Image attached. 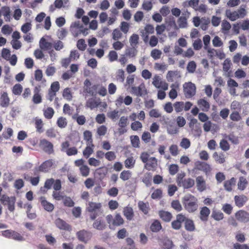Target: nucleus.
<instances>
[{"instance_id":"obj_56","label":"nucleus","mask_w":249,"mask_h":249,"mask_svg":"<svg viewBox=\"0 0 249 249\" xmlns=\"http://www.w3.org/2000/svg\"><path fill=\"white\" fill-rule=\"evenodd\" d=\"M99 86V85H94L91 87L86 88L85 89V91L90 95L93 96L95 94V91Z\"/></svg>"},{"instance_id":"obj_11","label":"nucleus","mask_w":249,"mask_h":249,"mask_svg":"<svg viewBox=\"0 0 249 249\" xmlns=\"http://www.w3.org/2000/svg\"><path fill=\"white\" fill-rule=\"evenodd\" d=\"M234 215L236 219L239 222L244 223L249 222V213L245 210H240L237 211Z\"/></svg>"},{"instance_id":"obj_1","label":"nucleus","mask_w":249,"mask_h":249,"mask_svg":"<svg viewBox=\"0 0 249 249\" xmlns=\"http://www.w3.org/2000/svg\"><path fill=\"white\" fill-rule=\"evenodd\" d=\"M182 202L185 209L189 213H193L198 209V199L193 195L189 194L184 196Z\"/></svg>"},{"instance_id":"obj_23","label":"nucleus","mask_w":249,"mask_h":249,"mask_svg":"<svg viewBox=\"0 0 249 249\" xmlns=\"http://www.w3.org/2000/svg\"><path fill=\"white\" fill-rule=\"evenodd\" d=\"M157 160L155 157H151L149 158L148 161L145 164V168L147 170H155L157 165Z\"/></svg>"},{"instance_id":"obj_30","label":"nucleus","mask_w":249,"mask_h":249,"mask_svg":"<svg viewBox=\"0 0 249 249\" xmlns=\"http://www.w3.org/2000/svg\"><path fill=\"white\" fill-rule=\"evenodd\" d=\"M39 46L43 50H49L52 48L53 43L47 41L44 37H42L39 41Z\"/></svg>"},{"instance_id":"obj_10","label":"nucleus","mask_w":249,"mask_h":249,"mask_svg":"<svg viewBox=\"0 0 249 249\" xmlns=\"http://www.w3.org/2000/svg\"><path fill=\"white\" fill-rule=\"evenodd\" d=\"M70 143L68 141H65L61 143V151L66 152L69 156L75 155L78 153V150L76 147H69Z\"/></svg>"},{"instance_id":"obj_16","label":"nucleus","mask_w":249,"mask_h":249,"mask_svg":"<svg viewBox=\"0 0 249 249\" xmlns=\"http://www.w3.org/2000/svg\"><path fill=\"white\" fill-rule=\"evenodd\" d=\"M54 223L57 228L61 230L70 231L71 230V227L66 221L60 218L55 219Z\"/></svg>"},{"instance_id":"obj_48","label":"nucleus","mask_w":249,"mask_h":249,"mask_svg":"<svg viewBox=\"0 0 249 249\" xmlns=\"http://www.w3.org/2000/svg\"><path fill=\"white\" fill-rule=\"evenodd\" d=\"M171 207L177 212H180L182 210V207L178 200H174L171 204Z\"/></svg>"},{"instance_id":"obj_29","label":"nucleus","mask_w":249,"mask_h":249,"mask_svg":"<svg viewBox=\"0 0 249 249\" xmlns=\"http://www.w3.org/2000/svg\"><path fill=\"white\" fill-rule=\"evenodd\" d=\"M123 214L128 220H131L134 216L133 209L129 206H126L124 208Z\"/></svg>"},{"instance_id":"obj_44","label":"nucleus","mask_w":249,"mask_h":249,"mask_svg":"<svg viewBox=\"0 0 249 249\" xmlns=\"http://www.w3.org/2000/svg\"><path fill=\"white\" fill-rule=\"evenodd\" d=\"M123 34L119 28L114 29L112 33V38L114 40L117 41L122 38Z\"/></svg>"},{"instance_id":"obj_24","label":"nucleus","mask_w":249,"mask_h":249,"mask_svg":"<svg viewBox=\"0 0 249 249\" xmlns=\"http://www.w3.org/2000/svg\"><path fill=\"white\" fill-rule=\"evenodd\" d=\"M40 201L41 205L43 207L44 209L49 212H52L54 209L53 205L47 201L46 200V198L44 196H41L40 197Z\"/></svg>"},{"instance_id":"obj_9","label":"nucleus","mask_w":249,"mask_h":249,"mask_svg":"<svg viewBox=\"0 0 249 249\" xmlns=\"http://www.w3.org/2000/svg\"><path fill=\"white\" fill-rule=\"evenodd\" d=\"M1 235L6 238H12L15 240L22 241L23 240V236L20 233L11 230L2 231Z\"/></svg>"},{"instance_id":"obj_42","label":"nucleus","mask_w":249,"mask_h":249,"mask_svg":"<svg viewBox=\"0 0 249 249\" xmlns=\"http://www.w3.org/2000/svg\"><path fill=\"white\" fill-rule=\"evenodd\" d=\"M131 143L134 148H139L140 141L139 137L137 135H132L130 137Z\"/></svg>"},{"instance_id":"obj_25","label":"nucleus","mask_w":249,"mask_h":249,"mask_svg":"<svg viewBox=\"0 0 249 249\" xmlns=\"http://www.w3.org/2000/svg\"><path fill=\"white\" fill-rule=\"evenodd\" d=\"M10 104V98L6 92L1 93L0 97V106L2 107H7Z\"/></svg>"},{"instance_id":"obj_39","label":"nucleus","mask_w":249,"mask_h":249,"mask_svg":"<svg viewBox=\"0 0 249 249\" xmlns=\"http://www.w3.org/2000/svg\"><path fill=\"white\" fill-rule=\"evenodd\" d=\"M72 118L73 120L76 121L77 123L79 125H80L84 124L86 122V118L83 115H77V114H74L72 116Z\"/></svg>"},{"instance_id":"obj_8","label":"nucleus","mask_w":249,"mask_h":249,"mask_svg":"<svg viewBox=\"0 0 249 249\" xmlns=\"http://www.w3.org/2000/svg\"><path fill=\"white\" fill-rule=\"evenodd\" d=\"M39 145L45 153L49 155L54 153L53 144L45 139L40 140Z\"/></svg>"},{"instance_id":"obj_7","label":"nucleus","mask_w":249,"mask_h":249,"mask_svg":"<svg viewBox=\"0 0 249 249\" xmlns=\"http://www.w3.org/2000/svg\"><path fill=\"white\" fill-rule=\"evenodd\" d=\"M0 201L4 205H7L8 210L11 212H13L15 210V203L16 202V197L15 196L9 197L5 195H3L0 199Z\"/></svg>"},{"instance_id":"obj_2","label":"nucleus","mask_w":249,"mask_h":249,"mask_svg":"<svg viewBox=\"0 0 249 249\" xmlns=\"http://www.w3.org/2000/svg\"><path fill=\"white\" fill-rule=\"evenodd\" d=\"M186 174L181 172L178 174L177 177V183L179 187H182L184 189H188L193 187L195 185V180L190 178H185Z\"/></svg>"},{"instance_id":"obj_33","label":"nucleus","mask_w":249,"mask_h":249,"mask_svg":"<svg viewBox=\"0 0 249 249\" xmlns=\"http://www.w3.org/2000/svg\"><path fill=\"white\" fill-rule=\"evenodd\" d=\"M35 126L36 128V131L39 133H41L44 131V123L43 121L39 118H36L34 120Z\"/></svg>"},{"instance_id":"obj_20","label":"nucleus","mask_w":249,"mask_h":249,"mask_svg":"<svg viewBox=\"0 0 249 249\" xmlns=\"http://www.w3.org/2000/svg\"><path fill=\"white\" fill-rule=\"evenodd\" d=\"M40 91V86L36 87L34 89V95L33 96L32 101L35 104H38L42 102V99Z\"/></svg>"},{"instance_id":"obj_13","label":"nucleus","mask_w":249,"mask_h":249,"mask_svg":"<svg viewBox=\"0 0 249 249\" xmlns=\"http://www.w3.org/2000/svg\"><path fill=\"white\" fill-rule=\"evenodd\" d=\"M76 235L79 241L86 243L90 239L92 233L90 231L83 230L78 231Z\"/></svg>"},{"instance_id":"obj_52","label":"nucleus","mask_w":249,"mask_h":249,"mask_svg":"<svg viewBox=\"0 0 249 249\" xmlns=\"http://www.w3.org/2000/svg\"><path fill=\"white\" fill-rule=\"evenodd\" d=\"M171 87L172 89L170 90V91L169 93V96L171 99H174L176 98H177V97L178 96L177 91L176 89H174V88H178V85H176L175 84H173L171 86Z\"/></svg>"},{"instance_id":"obj_4","label":"nucleus","mask_w":249,"mask_h":249,"mask_svg":"<svg viewBox=\"0 0 249 249\" xmlns=\"http://www.w3.org/2000/svg\"><path fill=\"white\" fill-rule=\"evenodd\" d=\"M102 207V205L100 203H95L93 202H89L87 210L90 213V218L91 220H94L98 215V212L100 211Z\"/></svg>"},{"instance_id":"obj_43","label":"nucleus","mask_w":249,"mask_h":249,"mask_svg":"<svg viewBox=\"0 0 249 249\" xmlns=\"http://www.w3.org/2000/svg\"><path fill=\"white\" fill-rule=\"evenodd\" d=\"M84 139L87 142V144H93L92 138V133L89 130H85L83 133Z\"/></svg>"},{"instance_id":"obj_64","label":"nucleus","mask_w":249,"mask_h":249,"mask_svg":"<svg viewBox=\"0 0 249 249\" xmlns=\"http://www.w3.org/2000/svg\"><path fill=\"white\" fill-rule=\"evenodd\" d=\"M144 18V15L142 12L138 11L136 12L134 15V20L137 22H141Z\"/></svg>"},{"instance_id":"obj_6","label":"nucleus","mask_w":249,"mask_h":249,"mask_svg":"<svg viewBox=\"0 0 249 249\" xmlns=\"http://www.w3.org/2000/svg\"><path fill=\"white\" fill-rule=\"evenodd\" d=\"M196 88L194 84L191 82L185 83L183 85V92L187 98H190L196 94Z\"/></svg>"},{"instance_id":"obj_21","label":"nucleus","mask_w":249,"mask_h":249,"mask_svg":"<svg viewBox=\"0 0 249 249\" xmlns=\"http://www.w3.org/2000/svg\"><path fill=\"white\" fill-rule=\"evenodd\" d=\"M196 185L197 190L202 192L207 188L206 181L202 176H199L196 178Z\"/></svg>"},{"instance_id":"obj_38","label":"nucleus","mask_w":249,"mask_h":249,"mask_svg":"<svg viewBox=\"0 0 249 249\" xmlns=\"http://www.w3.org/2000/svg\"><path fill=\"white\" fill-rule=\"evenodd\" d=\"M0 12L1 15L4 17L5 21H8L10 19V10L8 6H3L1 8Z\"/></svg>"},{"instance_id":"obj_62","label":"nucleus","mask_w":249,"mask_h":249,"mask_svg":"<svg viewBox=\"0 0 249 249\" xmlns=\"http://www.w3.org/2000/svg\"><path fill=\"white\" fill-rule=\"evenodd\" d=\"M219 145L220 147L224 151H227L230 149V146L229 143L224 139L221 140Z\"/></svg>"},{"instance_id":"obj_15","label":"nucleus","mask_w":249,"mask_h":249,"mask_svg":"<svg viewBox=\"0 0 249 249\" xmlns=\"http://www.w3.org/2000/svg\"><path fill=\"white\" fill-rule=\"evenodd\" d=\"M132 98L129 95L125 96L124 98L122 96H119L116 99L115 103L117 107H120L123 103L126 106H129L132 104Z\"/></svg>"},{"instance_id":"obj_37","label":"nucleus","mask_w":249,"mask_h":249,"mask_svg":"<svg viewBox=\"0 0 249 249\" xmlns=\"http://www.w3.org/2000/svg\"><path fill=\"white\" fill-rule=\"evenodd\" d=\"M93 227L97 230H103L106 228V226L103 220L98 218L93 223Z\"/></svg>"},{"instance_id":"obj_12","label":"nucleus","mask_w":249,"mask_h":249,"mask_svg":"<svg viewBox=\"0 0 249 249\" xmlns=\"http://www.w3.org/2000/svg\"><path fill=\"white\" fill-rule=\"evenodd\" d=\"M152 84L157 89H161L163 90H166L168 89V84L165 82L161 81V78L158 75H155L153 78Z\"/></svg>"},{"instance_id":"obj_47","label":"nucleus","mask_w":249,"mask_h":249,"mask_svg":"<svg viewBox=\"0 0 249 249\" xmlns=\"http://www.w3.org/2000/svg\"><path fill=\"white\" fill-rule=\"evenodd\" d=\"M132 176V172L129 170L123 171L120 175V178L123 181H126L131 178Z\"/></svg>"},{"instance_id":"obj_41","label":"nucleus","mask_w":249,"mask_h":249,"mask_svg":"<svg viewBox=\"0 0 249 249\" xmlns=\"http://www.w3.org/2000/svg\"><path fill=\"white\" fill-rule=\"evenodd\" d=\"M54 114V111L51 107H48L46 109L43 110V115L45 118L47 119H52Z\"/></svg>"},{"instance_id":"obj_27","label":"nucleus","mask_w":249,"mask_h":249,"mask_svg":"<svg viewBox=\"0 0 249 249\" xmlns=\"http://www.w3.org/2000/svg\"><path fill=\"white\" fill-rule=\"evenodd\" d=\"M213 157L217 163L223 164L226 162V157L222 152L218 153L217 152H214L213 154Z\"/></svg>"},{"instance_id":"obj_60","label":"nucleus","mask_w":249,"mask_h":249,"mask_svg":"<svg viewBox=\"0 0 249 249\" xmlns=\"http://www.w3.org/2000/svg\"><path fill=\"white\" fill-rule=\"evenodd\" d=\"M142 127V124L139 121H134L131 124V128L133 131H138Z\"/></svg>"},{"instance_id":"obj_17","label":"nucleus","mask_w":249,"mask_h":249,"mask_svg":"<svg viewBox=\"0 0 249 249\" xmlns=\"http://www.w3.org/2000/svg\"><path fill=\"white\" fill-rule=\"evenodd\" d=\"M131 90L132 93L137 96H142L147 94V91L143 83L138 87H132Z\"/></svg>"},{"instance_id":"obj_58","label":"nucleus","mask_w":249,"mask_h":249,"mask_svg":"<svg viewBox=\"0 0 249 249\" xmlns=\"http://www.w3.org/2000/svg\"><path fill=\"white\" fill-rule=\"evenodd\" d=\"M81 175L83 177H87L89 174V168L87 165H84L80 167L79 168Z\"/></svg>"},{"instance_id":"obj_31","label":"nucleus","mask_w":249,"mask_h":249,"mask_svg":"<svg viewBox=\"0 0 249 249\" xmlns=\"http://www.w3.org/2000/svg\"><path fill=\"white\" fill-rule=\"evenodd\" d=\"M197 105L203 111H208L210 108L209 103L204 99H200L197 101Z\"/></svg>"},{"instance_id":"obj_19","label":"nucleus","mask_w":249,"mask_h":249,"mask_svg":"<svg viewBox=\"0 0 249 249\" xmlns=\"http://www.w3.org/2000/svg\"><path fill=\"white\" fill-rule=\"evenodd\" d=\"M54 161L52 159L47 160L43 162L38 167L40 172H48L54 164Z\"/></svg>"},{"instance_id":"obj_36","label":"nucleus","mask_w":249,"mask_h":249,"mask_svg":"<svg viewBox=\"0 0 249 249\" xmlns=\"http://www.w3.org/2000/svg\"><path fill=\"white\" fill-rule=\"evenodd\" d=\"M138 207L139 209L145 214H147L150 210V207L148 202L145 203L142 201H140L138 202Z\"/></svg>"},{"instance_id":"obj_28","label":"nucleus","mask_w":249,"mask_h":249,"mask_svg":"<svg viewBox=\"0 0 249 249\" xmlns=\"http://www.w3.org/2000/svg\"><path fill=\"white\" fill-rule=\"evenodd\" d=\"M159 215L160 217L166 222H170L173 217L171 213L164 210L160 211Z\"/></svg>"},{"instance_id":"obj_57","label":"nucleus","mask_w":249,"mask_h":249,"mask_svg":"<svg viewBox=\"0 0 249 249\" xmlns=\"http://www.w3.org/2000/svg\"><path fill=\"white\" fill-rule=\"evenodd\" d=\"M22 86L19 84H16L13 88L12 92L15 95H20L22 91Z\"/></svg>"},{"instance_id":"obj_46","label":"nucleus","mask_w":249,"mask_h":249,"mask_svg":"<svg viewBox=\"0 0 249 249\" xmlns=\"http://www.w3.org/2000/svg\"><path fill=\"white\" fill-rule=\"evenodd\" d=\"M63 97L68 101H71L72 99V93L70 88H65L62 93Z\"/></svg>"},{"instance_id":"obj_51","label":"nucleus","mask_w":249,"mask_h":249,"mask_svg":"<svg viewBox=\"0 0 249 249\" xmlns=\"http://www.w3.org/2000/svg\"><path fill=\"white\" fill-rule=\"evenodd\" d=\"M178 23L179 28H184L187 26V18L185 17L181 16L178 20Z\"/></svg>"},{"instance_id":"obj_61","label":"nucleus","mask_w":249,"mask_h":249,"mask_svg":"<svg viewBox=\"0 0 249 249\" xmlns=\"http://www.w3.org/2000/svg\"><path fill=\"white\" fill-rule=\"evenodd\" d=\"M107 127L105 125H102L97 128V134L99 136H104L107 133Z\"/></svg>"},{"instance_id":"obj_59","label":"nucleus","mask_w":249,"mask_h":249,"mask_svg":"<svg viewBox=\"0 0 249 249\" xmlns=\"http://www.w3.org/2000/svg\"><path fill=\"white\" fill-rule=\"evenodd\" d=\"M210 23V20L209 18H202L201 19V28L203 30H206L208 29V25Z\"/></svg>"},{"instance_id":"obj_5","label":"nucleus","mask_w":249,"mask_h":249,"mask_svg":"<svg viewBox=\"0 0 249 249\" xmlns=\"http://www.w3.org/2000/svg\"><path fill=\"white\" fill-rule=\"evenodd\" d=\"M106 219L110 226L111 225L114 227L119 226L123 225L124 223L123 218L119 213L116 214L114 218L112 215L109 214L107 215Z\"/></svg>"},{"instance_id":"obj_26","label":"nucleus","mask_w":249,"mask_h":249,"mask_svg":"<svg viewBox=\"0 0 249 249\" xmlns=\"http://www.w3.org/2000/svg\"><path fill=\"white\" fill-rule=\"evenodd\" d=\"M102 102L99 99H95L90 98L89 99L86 103V107L89 108L90 109H93L97 107L101 104Z\"/></svg>"},{"instance_id":"obj_53","label":"nucleus","mask_w":249,"mask_h":249,"mask_svg":"<svg viewBox=\"0 0 249 249\" xmlns=\"http://www.w3.org/2000/svg\"><path fill=\"white\" fill-rule=\"evenodd\" d=\"M248 184V181L246 179L243 177L239 178V181L238 183V188L240 190H244Z\"/></svg>"},{"instance_id":"obj_18","label":"nucleus","mask_w":249,"mask_h":249,"mask_svg":"<svg viewBox=\"0 0 249 249\" xmlns=\"http://www.w3.org/2000/svg\"><path fill=\"white\" fill-rule=\"evenodd\" d=\"M211 211L206 206H203L200 209L199 217L201 221L206 222L208 220Z\"/></svg>"},{"instance_id":"obj_35","label":"nucleus","mask_w":249,"mask_h":249,"mask_svg":"<svg viewBox=\"0 0 249 249\" xmlns=\"http://www.w3.org/2000/svg\"><path fill=\"white\" fill-rule=\"evenodd\" d=\"M162 228L160 222L158 220H154L152 223L150 229L154 232H159Z\"/></svg>"},{"instance_id":"obj_49","label":"nucleus","mask_w":249,"mask_h":249,"mask_svg":"<svg viewBox=\"0 0 249 249\" xmlns=\"http://www.w3.org/2000/svg\"><path fill=\"white\" fill-rule=\"evenodd\" d=\"M212 217L216 221H220L224 218V214L219 211H213L212 214Z\"/></svg>"},{"instance_id":"obj_3","label":"nucleus","mask_w":249,"mask_h":249,"mask_svg":"<svg viewBox=\"0 0 249 249\" xmlns=\"http://www.w3.org/2000/svg\"><path fill=\"white\" fill-rule=\"evenodd\" d=\"M247 15V11L244 8L240 7L237 10L232 11L230 9H227L225 12V15L231 21H233L238 18H244Z\"/></svg>"},{"instance_id":"obj_54","label":"nucleus","mask_w":249,"mask_h":249,"mask_svg":"<svg viewBox=\"0 0 249 249\" xmlns=\"http://www.w3.org/2000/svg\"><path fill=\"white\" fill-rule=\"evenodd\" d=\"M139 36L137 34H133L130 37L129 42L131 46L135 47L138 44Z\"/></svg>"},{"instance_id":"obj_45","label":"nucleus","mask_w":249,"mask_h":249,"mask_svg":"<svg viewBox=\"0 0 249 249\" xmlns=\"http://www.w3.org/2000/svg\"><path fill=\"white\" fill-rule=\"evenodd\" d=\"M185 228L188 231H194L195 230V226L193 221L191 219H186L185 222Z\"/></svg>"},{"instance_id":"obj_55","label":"nucleus","mask_w":249,"mask_h":249,"mask_svg":"<svg viewBox=\"0 0 249 249\" xmlns=\"http://www.w3.org/2000/svg\"><path fill=\"white\" fill-rule=\"evenodd\" d=\"M129 24L125 21L121 22L120 26V29H119L124 34H126L129 29Z\"/></svg>"},{"instance_id":"obj_40","label":"nucleus","mask_w":249,"mask_h":249,"mask_svg":"<svg viewBox=\"0 0 249 249\" xmlns=\"http://www.w3.org/2000/svg\"><path fill=\"white\" fill-rule=\"evenodd\" d=\"M56 124L59 128H64L68 125V121L65 117L61 116L57 119Z\"/></svg>"},{"instance_id":"obj_63","label":"nucleus","mask_w":249,"mask_h":249,"mask_svg":"<svg viewBox=\"0 0 249 249\" xmlns=\"http://www.w3.org/2000/svg\"><path fill=\"white\" fill-rule=\"evenodd\" d=\"M77 47L79 50L85 51L87 47L85 40L84 39H79L77 42Z\"/></svg>"},{"instance_id":"obj_34","label":"nucleus","mask_w":249,"mask_h":249,"mask_svg":"<svg viewBox=\"0 0 249 249\" xmlns=\"http://www.w3.org/2000/svg\"><path fill=\"white\" fill-rule=\"evenodd\" d=\"M94 147V145L93 144H87V146L83 151V155L85 158H89L93 153Z\"/></svg>"},{"instance_id":"obj_14","label":"nucleus","mask_w":249,"mask_h":249,"mask_svg":"<svg viewBox=\"0 0 249 249\" xmlns=\"http://www.w3.org/2000/svg\"><path fill=\"white\" fill-rule=\"evenodd\" d=\"M195 168L198 170L202 171L207 174L212 170L210 164L205 162L197 161L195 163Z\"/></svg>"},{"instance_id":"obj_22","label":"nucleus","mask_w":249,"mask_h":249,"mask_svg":"<svg viewBox=\"0 0 249 249\" xmlns=\"http://www.w3.org/2000/svg\"><path fill=\"white\" fill-rule=\"evenodd\" d=\"M234 200L236 206H237L238 208H241L242 207L246 204L248 199L246 196L244 195H241L235 196L234 197Z\"/></svg>"},{"instance_id":"obj_32","label":"nucleus","mask_w":249,"mask_h":249,"mask_svg":"<svg viewBox=\"0 0 249 249\" xmlns=\"http://www.w3.org/2000/svg\"><path fill=\"white\" fill-rule=\"evenodd\" d=\"M236 179L234 178H231L230 179L225 181L224 187L226 190L230 192L232 191V187L235 185Z\"/></svg>"},{"instance_id":"obj_50","label":"nucleus","mask_w":249,"mask_h":249,"mask_svg":"<svg viewBox=\"0 0 249 249\" xmlns=\"http://www.w3.org/2000/svg\"><path fill=\"white\" fill-rule=\"evenodd\" d=\"M135 163V160L133 157L127 158L124 161L125 167L127 168H132Z\"/></svg>"}]
</instances>
